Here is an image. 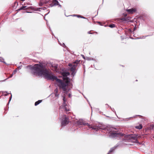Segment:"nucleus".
<instances>
[{
    "label": "nucleus",
    "instance_id": "nucleus-1",
    "mask_svg": "<svg viewBox=\"0 0 154 154\" xmlns=\"http://www.w3.org/2000/svg\"><path fill=\"white\" fill-rule=\"evenodd\" d=\"M28 67H29L32 74L37 76H43L47 80L53 81L55 80L59 83L58 86L60 88L62 89L63 93L67 94L69 91V89L67 88L70 80L68 78H67L65 82H63L54 75L52 72L42 64H37L33 66H30Z\"/></svg>",
    "mask_w": 154,
    "mask_h": 154
},
{
    "label": "nucleus",
    "instance_id": "nucleus-2",
    "mask_svg": "<svg viewBox=\"0 0 154 154\" xmlns=\"http://www.w3.org/2000/svg\"><path fill=\"white\" fill-rule=\"evenodd\" d=\"M91 128L96 131L101 130H104L105 131H106V132L110 133L109 137L112 138L121 139L122 137L124 135L122 133L119 132L115 131L116 130V128L112 127L104 128L101 124H96L95 125H94Z\"/></svg>",
    "mask_w": 154,
    "mask_h": 154
},
{
    "label": "nucleus",
    "instance_id": "nucleus-3",
    "mask_svg": "<svg viewBox=\"0 0 154 154\" xmlns=\"http://www.w3.org/2000/svg\"><path fill=\"white\" fill-rule=\"evenodd\" d=\"M63 104L62 105L60 106V109L61 111L64 110L66 111V113H67V112L70 110L69 106L66 103V98L64 97H63Z\"/></svg>",
    "mask_w": 154,
    "mask_h": 154
},
{
    "label": "nucleus",
    "instance_id": "nucleus-4",
    "mask_svg": "<svg viewBox=\"0 0 154 154\" xmlns=\"http://www.w3.org/2000/svg\"><path fill=\"white\" fill-rule=\"evenodd\" d=\"M63 116V117L61 121V125L62 126H65L69 123V119L66 115H64Z\"/></svg>",
    "mask_w": 154,
    "mask_h": 154
},
{
    "label": "nucleus",
    "instance_id": "nucleus-5",
    "mask_svg": "<svg viewBox=\"0 0 154 154\" xmlns=\"http://www.w3.org/2000/svg\"><path fill=\"white\" fill-rule=\"evenodd\" d=\"M68 66L70 67V70L72 72L71 75L73 76H74L76 73V72H75V66H73L72 64L70 63L69 64Z\"/></svg>",
    "mask_w": 154,
    "mask_h": 154
},
{
    "label": "nucleus",
    "instance_id": "nucleus-6",
    "mask_svg": "<svg viewBox=\"0 0 154 154\" xmlns=\"http://www.w3.org/2000/svg\"><path fill=\"white\" fill-rule=\"evenodd\" d=\"M127 138H130V140H133L134 142L136 143H138L139 142L137 137L133 135H128L127 136Z\"/></svg>",
    "mask_w": 154,
    "mask_h": 154
},
{
    "label": "nucleus",
    "instance_id": "nucleus-7",
    "mask_svg": "<svg viewBox=\"0 0 154 154\" xmlns=\"http://www.w3.org/2000/svg\"><path fill=\"white\" fill-rule=\"evenodd\" d=\"M126 11L129 14H132L136 12L137 9L135 8H132L131 9H126Z\"/></svg>",
    "mask_w": 154,
    "mask_h": 154
},
{
    "label": "nucleus",
    "instance_id": "nucleus-8",
    "mask_svg": "<svg viewBox=\"0 0 154 154\" xmlns=\"http://www.w3.org/2000/svg\"><path fill=\"white\" fill-rule=\"evenodd\" d=\"M59 2L57 0H53L52 2V3L50 4V6L51 7H52L53 6L57 5H58Z\"/></svg>",
    "mask_w": 154,
    "mask_h": 154
},
{
    "label": "nucleus",
    "instance_id": "nucleus-9",
    "mask_svg": "<svg viewBox=\"0 0 154 154\" xmlns=\"http://www.w3.org/2000/svg\"><path fill=\"white\" fill-rule=\"evenodd\" d=\"M80 60H76L73 63H72L73 66H75V68L76 69L77 67L80 64Z\"/></svg>",
    "mask_w": 154,
    "mask_h": 154
},
{
    "label": "nucleus",
    "instance_id": "nucleus-10",
    "mask_svg": "<svg viewBox=\"0 0 154 154\" xmlns=\"http://www.w3.org/2000/svg\"><path fill=\"white\" fill-rule=\"evenodd\" d=\"M117 146H116L114 147L111 148L107 154H109L110 153L113 152L116 149Z\"/></svg>",
    "mask_w": 154,
    "mask_h": 154
},
{
    "label": "nucleus",
    "instance_id": "nucleus-11",
    "mask_svg": "<svg viewBox=\"0 0 154 154\" xmlns=\"http://www.w3.org/2000/svg\"><path fill=\"white\" fill-rule=\"evenodd\" d=\"M70 73L68 72H63L62 73V75L63 77H66L69 75Z\"/></svg>",
    "mask_w": 154,
    "mask_h": 154
},
{
    "label": "nucleus",
    "instance_id": "nucleus-12",
    "mask_svg": "<svg viewBox=\"0 0 154 154\" xmlns=\"http://www.w3.org/2000/svg\"><path fill=\"white\" fill-rule=\"evenodd\" d=\"M77 124L78 125H83L84 123L82 120H79L77 122Z\"/></svg>",
    "mask_w": 154,
    "mask_h": 154
},
{
    "label": "nucleus",
    "instance_id": "nucleus-13",
    "mask_svg": "<svg viewBox=\"0 0 154 154\" xmlns=\"http://www.w3.org/2000/svg\"><path fill=\"white\" fill-rule=\"evenodd\" d=\"M53 68H54V70L57 71L58 67V65L57 64H53L51 65Z\"/></svg>",
    "mask_w": 154,
    "mask_h": 154
},
{
    "label": "nucleus",
    "instance_id": "nucleus-14",
    "mask_svg": "<svg viewBox=\"0 0 154 154\" xmlns=\"http://www.w3.org/2000/svg\"><path fill=\"white\" fill-rule=\"evenodd\" d=\"M10 93H7L6 91H3L2 95L5 96H7Z\"/></svg>",
    "mask_w": 154,
    "mask_h": 154
},
{
    "label": "nucleus",
    "instance_id": "nucleus-15",
    "mask_svg": "<svg viewBox=\"0 0 154 154\" xmlns=\"http://www.w3.org/2000/svg\"><path fill=\"white\" fill-rule=\"evenodd\" d=\"M42 100H38V101L36 102L35 103V106H36L38 105L40 103H41L42 102Z\"/></svg>",
    "mask_w": 154,
    "mask_h": 154
},
{
    "label": "nucleus",
    "instance_id": "nucleus-16",
    "mask_svg": "<svg viewBox=\"0 0 154 154\" xmlns=\"http://www.w3.org/2000/svg\"><path fill=\"white\" fill-rule=\"evenodd\" d=\"M136 128L139 129H140L142 128V126L141 125H139L136 126Z\"/></svg>",
    "mask_w": 154,
    "mask_h": 154
},
{
    "label": "nucleus",
    "instance_id": "nucleus-17",
    "mask_svg": "<svg viewBox=\"0 0 154 154\" xmlns=\"http://www.w3.org/2000/svg\"><path fill=\"white\" fill-rule=\"evenodd\" d=\"M77 17H80V18H82L83 19H87L86 17H85L83 16H81L80 15H77Z\"/></svg>",
    "mask_w": 154,
    "mask_h": 154
},
{
    "label": "nucleus",
    "instance_id": "nucleus-18",
    "mask_svg": "<svg viewBox=\"0 0 154 154\" xmlns=\"http://www.w3.org/2000/svg\"><path fill=\"white\" fill-rule=\"evenodd\" d=\"M109 26L111 28H113L115 27V25L114 24H111L109 25Z\"/></svg>",
    "mask_w": 154,
    "mask_h": 154
},
{
    "label": "nucleus",
    "instance_id": "nucleus-19",
    "mask_svg": "<svg viewBox=\"0 0 154 154\" xmlns=\"http://www.w3.org/2000/svg\"><path fill=\"white\" fill-rule=\"evenodd\" d=\"M86 59L88 60H93L94 59L93 58H91L89 57H86Z\"/></svg>",
    "mask_w": 154,
    "mask_h": 154
},
{
    "label": "nucleus",
    "instance_id": "nucleus-20",
    "mask_svg": "<svg viewBox=\"0 0 154 154\" xmlns=\"http://www.w3.org/2000/svg\"><path fill=\"white\" fill-rule=\"evenodd\" d=\"M4 60L3 58L0 57V62H3L5 63L3 61Z\"/></svg>",
    "mask_w": 154,
    "mask_h": 154
},
{
    "label": "nucleus",
    "instance_id": "nucleus-21",
    "mask_svg": "<svg viewBox=\"0 0 154 154\" xmlns=\"http://www.w3.org/2000/svg\"><path fill=\"white\" fill-rule=\"evenodd\" d=\"M55 93V95L56 97H59V94H58V93Z\"/></svg>",
    "mask_w": 154,
    "mask_h": 154
},
{
    "label": "nucleus",
    "instance_id": "nucleus-22",
    "mask_svg": "<svg viewBox=\"0 0 154 154\" xmlns=\"http://www.w3.org/2000/svg\"><path fill=\"white\" fill-rule=\"evenodd\" d=\"M47 8H46V7H43L39 8V9H43V10H45Z\"/></svg>",
    "mask_w": 154,
    "mask_h": 154
},
{
    "label": "nucleus",
    "instance_id": "nucleus-23",
    "mask_svg": "<svg viewBox=\"0 0 154 154\" xmlns=\"http://www.w3.org/2000/svg\"><path fill=\"white\" fill-rule=\"evenodd\" d=\"M83 125H87L88 126H90L87 123H84Z\"/></svg>",
    "mask_w": 154,
    "mask_h": 154
},
{
    "label": "nucleus",
    "instance_id": "nucleus-24",
    "mask_svg": "<svg viewBox=\"0 0 154 154\" xmlns=\"http://www.w3.org/2000/svg\"><path fill=\"white\" fill-rule=\"evenodd\" d=\"M54 93H58V90L57 88H56L54 91Z\"/></svg>",
    "mask_w": 154,
    "mask_h": 154
},
{
    "label": "nucleus",
    "instance_id": "nucleus-25",
    "mask_svg": "<svg viewBox=\"0 0 154 154\" xmlns=\"http://www.w3.org/2000/svg\"><path fill=\"white\" fill-rule=\"evenodd\" d=\"M43 5V4L42 2H40L39 5L40 6H42Z\"/></svg>",
    "mask_w": 154,
    "mask_h": 154
},
{
    "label": "nucleus",
    "instance_id": "nucleus-26",
    "mask_svg": "<svg viewBox=\"0 0 154 154\" xmlns=\"http://www.w3.org/2000/svg\"><path fill=\"white\" fill-rule=\"evenodd\" d=\"M26 7V6H23L22 7H21L20 9H23Z\"/></svg>",
    "mask_w": 154,
    "mask_h": 154
},
{
    "label": "nucleus",
    "instance_id": "nucleus-27",
    "mask_svg": "<svg viewBox=\"0 0 154 154\" xmlns=\"http://www.w3.org/2000/svg\"><path fill=\"white\" fill-rule=\"evenodd\" d=\"M17 72V69H15L13 72V74H15Z\"/></svg>",
    "mask_w": 154,
    "mask_h": 154
},
{
    "label": "nucleus",
    "instance_id": "nucleus-28",
    "mask_svg": "<svg viewBox=\"0 0 154 154\" xmlns=\"http://www.w3.org/2000/svg\"><path fill=\"white\" fill-rule=\"evenodd\" d=\"M22 67V65L19 66L18 67V68L19 69H21Z\"/></svg>",
    "mask_w": 154,
    "mask_h": 154
},
{
    "label": "nucleus",
    "instance_id": "nucleus-29",
    "mask_svg": "<svg viewBox=\"0 0 154 154\" xmlns=\"http://www.w3.org/2000/svg\"><path fill=\"white\" fill-rule=\"evenodd\" d=\"M58 5V6L59 7H60V8L62 7L61 5H60L59 4V3H58V5Z\"/></svg>",
    "mask_w": 154,
    "mask_h": 154
},
{
    "label": "nucleus",
    "instance_id": "nucleus-30",
    "mask_svg": "<svg viewBox=\"0 0 154 154\" xmlns=\"http://www.w3.org/2000/svg\"><path fill=\"white\" fill-rule=\"evenodd\" d=\"M71 94H68V96L69 97H71Z\"/></svg>",
    "mask_w": 154,
    "mask_h": 154
},
{
    "label": "nucleus",
    "instance_id": "nucleus-31",
    "mask_svg": "<svg viewBox=\"0 0 154 154\" xmlns=\"http://www.w3.org/2000/svg\"><path fill=\"white\" fill-rule=\"evenodd\" d=\"M88 33L89 34H92V33H91V32L90 31H88Z\"/></svg>",
    "mask_w": 154,
    "mask_h": 154
},
{
    "label": "nucleus",
    "instance_id": "nucleus-32",
    "mask_svg": "<svg viewBox=\"0 0 154 154\" xmlns=\"http://www.w3.org/2000/svg\"><path fill=\"white\" fill-rule=\"evenodd\" d=\"M10 103V99H9V100H8V104H7V105H8V104H9Z\"/></svg>",
    "mask_w": 154,
    "mask_h": 154
},
{
    "label": "nucleus",
    "instance_id": "nucleus-33",
    "mask_svg": "<svg viewBox=\"0 0 154 154\" xmlns=\"http://www.w3.org/2000/svg\"><path fill=\"white\" fill-rule=\"evenodd\" d=\"M60 44L61 45H64V43H63L62 44H61L60 43Z\"/></svg>",
    "mask_w": 154,
    "mask_h": 154
},
{
    "label": "nucleus",
    "instance_id": "nucleus-34",
    "mask_svg": "<svg viewBox=\"0 0 154 154\" xmlns=\"http://www.w3.org/2000/svg\"><path fill=\"white\" fill-rule=\"evenodd\" d=\"M13 74H11V75H10V78L12 77V76H13Z\"/></svg>",
    "mask_w": 154,
    "mask_h": 154
},
{
    "label": "nucleus",
    "instance_id": "nucleus-35",
    "mask_svg": "<svg viewBox=\"0 0 154 154\" xmlns=\"http://www.w3.org/2000/svg\"><path fill=\"white\" fill-rule=\"evenodd\" d=\"M144 38V37H143H143H142V38H139H139Z\"/></svg>",
    "mask_w": 154,
    "mask_h": 154
},
{
    "label": "nucleus",
    "instance_id": "nucleus-36",
    "mask_svg": "<svg viewBox=\"0 0 154 154\" xmlns=\"http://www.w3.org/2000/svg\"><path fill=\"white\" fill-rule=\"evenodd\" d=\"M11 98H12V95H11V96H10V101L11 100Z\"/></svg>",
    "mask_w": 154,
    "mask_h": 154
},
{
    "label": "nucleus",
    "instance_id": "nucleus-37",
    "mask_svg": "<svg viewBox=\"0 0 154 154\" xmlns=\"http://www.w3.org/2000/svg\"><path fill=\"white\" fill-rule=\"evenodd\" d=\"M77 15H75V14L73 15H72V16H77Z\"/></svg>",
    "mask_w": 154,
    "mask_h": 154
},
{
    "label": "nucleus",
    "instance_id": "nucleus-38",
    "mask_svg": "<svg viewBox=\"0 0 154 154\" xmlns=\"http://www.w3.org/2000/svg\"><path fill=\"white\" fill-rule=\"evenodd\" d=\"M60 115H61L62 116V114L60 113Z\"/></svg>",
    "mask_w": 154,
    "mask_h": 154
},
{
    "label": "nucleus",
    "instance_id": "nucleus-39",
    "mask_svg": "<svg viewBox=\"0 0 154 154\" xmlns=\"http://www.w3.org/2000/svg\"><path fill=\"white\" fill-rule=\"evenodd\" d=\"M27 13H32V12H27Z\"/></svg>",
    "mask_w": 154,
    "mask_h": 154
},
{
    "label": "nucleus",
    "instance_id": "nucleus-40",
    "mask_svg": "<svg viewBox=\"0 0 154 154\" xmlns=\"http://www.w3.org/2000/svg\"><path fill=\"white\" fill-rule=\"evenodd\" d=\"M21 1H24V0H20Z\"/></svg>",
    "mask_w": 154,
    "mask_h": 154
},
{
    "label": "nucleus",
    "instance_id": "nucleus-41",
    "mask_svg": "<svg viewBox=\"0 0 154 154\" xmlns=\"http://www.w3.org/2000/svg\"><path fill=\"white\" fill-rule=\"evenodd\" d=\"M109 108H110L111 109V106H109Z\"/></svg>",
    "mask_w": 154,
    "mask_h": 154
},
{
    "label": "nucleus",
    "instance_id": "nucleus-42",
    "mask_svg": "<svg viewBox=\"0 0 154 154\" xmlns=\"http://www.w3.org/2000/svg\"><path fill=\"white\" fill-rule=\"evenodd\" d=\"M83 58H84V59H85L84 57V56H83Z\"/></svg>",
    "mask_w": 154,
    "mask_h": 154
},
{
    "label": "nucleus",
    "instance_id": "nucleus-43",
    "mask_svg": "<svg viewBox=\"0 0 154 154\" xmlns=\"http://www.w3.org/2000/svg\"><path fill=\"white\" fill-rule=\"evenodd\" d=\"M47 14H45V16H46V15H47Z\"/></svg>",
    "mask_w": 154,
    "mask_h": 154
},
{
    "label": "nucleus",
    "instance_id": "nucleus-44",
    "mask_svg": "<svg viewBox=\"0 0 154 154\" xmlns=\"http://www.w3.org/2000/svg\"><path fill=\"white\" fill-rule=\"evenodd\" d=\"M136 81H137V80H136Z\"/></svg>",
    "mask_w": 154,
    "mask_h": 154
}]
</instances>
